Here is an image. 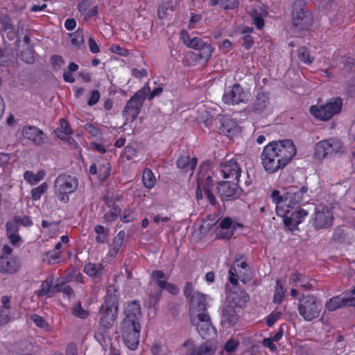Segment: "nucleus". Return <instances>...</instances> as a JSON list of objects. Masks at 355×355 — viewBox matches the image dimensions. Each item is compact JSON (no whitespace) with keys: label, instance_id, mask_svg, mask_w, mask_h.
I'll return each instance as SVG.
<instances>
[{"label":"nucleus","instance_id":"obj_1","mask_svg":"<svg viewBox=\"0 0 355 355\" xmlns=\"http://www.w3.org/2000/svg\"><path fill=\"white\" fill-rule=\"evenodd\" d=\"M296 148L291 139L273 141L268 144L261 155L264 170L270 174L284 168L296 155Z\"/></svg>","mask_w":355,"mask_h":355},{"label":"nucleus","instance_id":"obj_2","mask_svg":"<svg viewBox=\"0 0 355 355\" xmlns=\"http://www.w3.org/2000/svg\"><path fill=\"white\" fill-rule=\"evenodd\" d=\"M125 317L120 324L121 336L125 346L131 349H137L139 343L141 306L139 301L134 300L127 304L124 309Z\"/></svg>","mask_w":355,"mask_h":355},{"label":"nucleus","instance_id":"obj_3","mask_svg":"<svg viewBox=\"0 0 355 355\" xmlns=\"http://www.w3.org/2000/svg\"><path fill=\"white\" fill-rule=\"evenodd\" d=\"M119 297L114 286H110L98 311V331L102 335L108 333L115 323L119 312Z\"/></svg>","mask_w":355,"mask_h":355},{"label":"nucleus","instance_id":"obj_4","mask_svg":"<svg viewBox=\"0 0 355 355\" xmlns=\"http://www.w3.org/2000/svg\"><path fill=\"white\" fill-rule=\"evenodd\" d=\"M292 24L298 31H309L313 23V17L304 0H295L292 6Z\"/></svg>","mask_w":355,"mask_h":355},{"label":"nucleus","instance_id":"obj_5","mask_svg":"<svg viewBox=\"0 0 355 355\" xmlns=\"http://www.w3.org/2000/svg\"><path fill=\"white\" fill-rule=\"evenodd\" d=\"M322 308V301L313 295H302L298 302L299 314L307 322L318 318Z\"/></svg>","mask_w":355,"mask_h":355},{"label":"nucleus","instance_id":"obj_6","mask_svg":"<svg viewBox=\"0 0 355 355\" xmlns=\"http://www.w3.org/2000/svg\"><path fill=\"white\" fill-rule=\"evenodd\" d=\"M343 107V101L340 97L331 98L324 105L320 106L311 105L310 113L315 118L322 121H328L335 114L340 112Z\"/></svg>","mask_w":355,"mask_h":355},{"label":"nucleus","instance_id":"obj_7","mask_svg":"<svg viewBox=\"0 0 355 355\" xmlns=\"http://www.w3.org/2000/svg\"><path fill=\"white\" fill-rule=\"evenodd\" d=\"M149 91L148 85L144 86L128 100L122 112L126 121H133L137 119Z\"/></svg>","mask_w":355,"mask_h":355},{"label":"nucleus","instance_id":"obj_8","mask_svg":"<svg viewBox=\"0 0 355 355\" xmlns=\"http://www.w3.org/2000/svg\"><path fill=\"white\" fill-rule=\"evenodd\" d=\"M180 37L184 44L189 48L199 51L198 56L201 60L207 61L211 56V46L207 42L198 37H191L187 31H182Z\"/></svg>","mask_w":355,"mask_h":355},{"label":"nucleus","instance_id":"obj_9","mask_svg":"<svg viewBox=\"0 0 355 355\" xmlns=\"http://www.w3.org/2000/svg\"><path fill=\"white\" fill-rule=\"evenodd\" d=\"M308 187L304 185H291L285 188L284 200L287 207H294L306 200Z\"/></svg>","mask_w":355,"mask_h":355},{"label":"nucleus","instance_id":"obj_10","mask_svg":"<svg viewBox=\"0 0 355 355\" xmlns=\"http://www.w3.org/2000/svg\"><path fill=\"white\" fill-rule=\"evenodd\" d=\"M250 98L248 92L238 83L227 87L223 94V101L227 105H239L241 103H246Z\"/></svg>","mask_w":355,"mask_h":355},{"label":"nucleus","instance_id":"obj_11","mask_svg":"<svg viewBox=\"0 0 355 355\" xmlns=\"http://www.w3.org/2000/svg\"><path fill=\"white\" fill-rule=\"evenodd\" d=\"M190 320L192 324L196 326L197 331L202 338L209 340L216 335V329L211 324L208 313L196 317L195 321H193V318H190Z\"/></svg>","mask_w":355,"mask_h":355},{"label":"nucleus","instance_id":"obj_12","mask_svg":"<svg viewBox=\"0 0 355 355\" xmlns=\"http://www.w3.org/2000/svg\"><path fill=\"white\" fill-rule=\"evenodd\" d=\"M342 146L339 141L330 139L317 143L315 148V157L322 159L338 152Z\"/></svg>","mask_w":355,"mask_h":355},{"label":"nucleus","instance_id":"obj_13","mask_svg":"<svg viewBox=\"0 0 355 355\" xmlns=\"http://www.w3.org/2000/svg\"><path fill=\"white\" fill-rule=\"evenodd\" d=\"M313 220V226L317 230L329 227L333 223V213L327 206H318Z\"/></svg>","mask_w":355,"mask_h":355},{"label":"nucleus","instance_id":"obj_14","mask_svg":"<svg viewBox=\"0 0 355 355\" xmlns=\"http://www.w3.org/2000/svg\"><path fill=\"white\" fill-rule=\"evenodd\" d=\"M189 304L190 318H193V321H195L196 317L208 313L207 311V302L206 296L200 293L195 292L189 300Z\"/></svg>","mask_w":355,"mask_h":355},{"label":"nucleus","instance_id":"obj_15","mask_svg":"<svg viewBox=\"0 0 355 355\" xmlns=\"http://www.w3.org/2000/svg\"><path fill=\"white\" fill-rule=\"evenodd\" d=\"M78 187V180L76 177L65 174L60 175L55 180L54 190L63 191L72 193Z\"/></svg>","mask_w":355,"mask_h":355},{"label":"nucleus","instance_id":"obj_16","mask_svg":"<svg viewBox=\"0 0 355 355\" xmlns=\"http://www.w3.org/2000/svg\"><path fill=\"white\" fill-rule=\"evenodd\" d=\"M217 189L222 200H228L237 198L239 196L240 189L236 183L222 181L218 183Z\"/></svg>","mask_w":355,"mask_h":355},{"label":"nucleus","instance_id":"obj_17","mask_svg":"<svg viewBox=\"0 0 355 355\" xmlns=\"http://www.w3.org/2000/svg\"><path fill=\"white\" fill-rule=\"evenodd\" d=\"M220 173L224 178H233L239 181L241 168L239 163L234 159L226 160L220 164Z\"/></svg>","mask_w":355,"mask_h":355},{"label":"nucleus","instance_id":"obj_18","mask_svg":"<svg viewBox=\"0 0 355 355\" xmlns=\"http://www.w3.org/2000/svg\"><path fill=\"white\" fill-rule=\"evenodd\" d=\"M187 348V355H214L215 348L214 345L210 342H205L198 347H195L193 341L187 340L183 344Z\"/></svg>","mask_w":355,"mask_h":355},{"label":"nucleus","instance_id":"obj_19","mask_svg":"<svg viewBox=\"0 0 355 355\" xmlns=\"http://www.w3.org/2000/svg\"><path fill=\"white\" fill-rule=\"evenodd\" d=\"M347 306H355V297L337 295L330 298L325 304V307L329 311H334Z\"/></svg>","mask_w":355,"mask_h":355},{"label":"nucleus","instance_id":"obj_20","mask_svg":"<svg viewBox=\"0 0 355 355\" xmlns=\"http://www.w3.org/2000/svg\"><path fill=\"white\" fill-rule=\"evenodd\" d=\"M307 216V211L304 209H300L295 210L291 214L286 211L284 216V223L286 227L291 230L297 229L299 224L302 221V219Z\"/></svg>","mask_w":355,"mask_h":355},{"label":"nucleus","instance_id":"obj_21","mask_svg":"<svg viewBox=\"0 0 355 355\" xmlns=\"http://www.w3.org/2000/svg\"><path fill=\"white\" fill-rule=\"evenodd\" d=\"M22 135L25 139L31 141L36 146H41L44 143V133L35 126H25L22 130Z\"/></svg>","mask_w":355,"mask_h":355},{"label":"nucleus","instance_id":"obj_22","mask_svg":"<svg viewBox=\"0 0 355 355\" xmlns=\"http://www.w3.org/2000/svg\"><path fill=\"white\" fill-rule=\"evenodd\" d=\"M220 121V126L219 130L220 134L232 137L241 132L240 128L234 119L223 116Z\"/></svg>","mask_w":355,"mask_h":355},{"label":"nucleus","instance_id":"obj_23","mask_svg":"<svg viewBox=\"0 0 355 355\" xmlns=\"http://www.w3.org/2000/svg\"><path fill=\"white\" fill-rule=\"evenodd\" d=\"M212 171L209 169L207 164H202L197 177V184L202 187L203 190L211 189L213 187Z\"/></svg>","mask_w":355,"mask_h":355},{"label":"nucleus","instance_id":"obj_24","mask_svg":"<svg viewBox=\"0 0 355 355\" xmlns=\"http://www.w3.org/2000/svg\"><path fill=\"white\" fill-rule=\"evenodd\" d=\"M269 104L268 96L263 92H259L257 94L251 105L252 112L255 114H260L268 108Z\"/></svg>","mask_w":355,"mask_h":355},{"label":"nucleus","instance_id":"obj_25","mask_svg":"<svg viewBox=\"0 0 355 355\" xmlns=\"http://www.w3.org/2000/svg\"><path fill=\"white\" fill-rule=\"evenodd\" d=\"M197 164V158H190L187 152H184L178 158L176 162L177 167L183 171L184 173L193 171Z\"/></svg>","mask_w":355,"mask_h":355},{"label":"nucleus","instance_id":"obj_26","mask_svg":"<svg viewBox=\"0 0 355 355\" xmlns=\"http://www.w3.org/2000/svg\"><path fill=\"white\" fill-rule=\"evenodd\" d=\"M19 263L17 258L13 257H0V272L12 274L18 270Z\"/></svg>","mask_w":355,"mask_h":355},{"label":"nucleus","instance_id":"obj_27","mask_svg":"<svg viewBox=\"0 0 355 355\" xmlns=\"http://www.w3.org/2000/svg\"><path fill=\"white\" fill-rule=\"evenodd\" d=\"M227 300L233 303L234 306L243 307L250 300V296L245 291L239 289L231 291L227 295Z\"/></svg>","mask_w":355,"mask_h":355},{"label":"nucleus","instance_id":"obj_28","mask_svg":"<svg viewBox=\"0 0 355 355\" xmlns=\"http://www.w3.org/2000/svg\"><path fill=\"white\" fill-rule=\"evenodd\" d=\"M238 320L235 306L232 304L225 306L221 317V323L227 327L234 325Z\"/></svg>","mask_w":355,"mask_h":355},{"label":"nucleus","instance_id":"obj_29","mask_svg":"<svg viewBox=\"0 0 355 355\" xmlns=\"http://www.w3.org/2000/svg\"><path fill=\"white\" fill-rule=\"evenodd\" d=\"M219 227L221 230L218 231L217 236L220 239H228L233 236L236 231L235 225H232V220L230 217L223 218L219 224Z\"/></svg>","mask_w":355,"mask_h":355},{"label":"nucleus","instance_id":"obj_30","mask_svg":"<svg viewBox=\"0 0 355 355\" xmlns=\"http://www.w3.org/2000/svg\"><path fill=\"white\" fill-rule=\"evenodd\" d=\"M308 276L300 274L299 272H294L291 274L289 277V284L293 286H300L305 291L309 290L312 287V284Z\"/></svg>","mask_w":355,"mask_h":355},{"label":"nucleus","instance_id":"obj_31","mask_svg":"<svg viewBox=\"0 0 355 355\" xmlns=\"http://www.w3.org/2000/svg\"><path fill=\"white\" fill-rule=\"evenodd\" d=\"M125 233L121 230L114 237L112 243L109 245L108 256L115 257L123 245Z\"/></svg>","mask_w":355,"mask_h":355},{"label":"nucleus","instance_id":"obj_32","mask_svg":"<svg viewBox=\"0 0 355 355\" xmlns=\"http://www.w3.org/2000/svg\"><path fill=\"white\" fill-rule=\"evenodd\" d=\"M104 270V266L101 263H87L85 265L83 271L85 273H86L88 276L94 277V278H99L103 275Z\"/></svg>","mask_w":355,"mask_h":355},{"label":"nucleus","instance_id":"obj_33","mask_svg":"<svg viewBox=\"0 0 355 355\" xmlns=\"http://www.w3.org/2000/svg\"><path fill=\"white\" fill-rule=\"evenodd\" d=\"M0 24L1 29L6 32L8 31V36L10 40H12L16 37L15 26L10 17L7 15H1L0 17Z\"/></svg>","mask_w":355,"mask_h":355},{"label":"nucleus","instance_id":"obj_34","mask_svg":"<svg viewBox=\"0 0 355 355\" xmlns=\"http://www.w3.org/2000/svg\"><path fill=\"white\" fill-rule=\"evenodd\" d=\"M60 127L55 130V133L58 138L62 140L67 139V138L72 134V131L69 128V123L64 119H61L60 121Z\"/></svg>","mask_w":355,"mask_h":355},{"label":"nucleus","instance_id":"obj_35","mask_svg":"<svg viewBox=\"0 0 355 355\" xmlns=\"http://www.w3.org/2000/svg\"><path fill=\"white\" fill-rule=\"evenodd\" d=\"M94 232L97 234L96 241L98 243H105L107 242V236L109 235L108 229L105 228L103 225H96L94 227Z\"/></svg>","mask_w":355,"mask_h":355},{"label":"nucleus","instance_id":"obj_36","mask_svg":"<svg viewBox=\"0 0 355 355\" xmlns=\"http://www.w3.org/2000/svg\"><path fill=\"white\" fill-rule=\"evenodd\" d=\"M297 57L301 62L306 64H310L314 60V57L311 55L309 50L305 46H301L297 49Z\"/></svg>","mask_w":355,"mask_h":355},{"label":"nucleus","instance_id":"obj_37","mask_svg":"<svg viewBox=\"0 0 355 355\" xmlns=\"http://www.w3.org/2000/svg\"><path fill=\"white\" fill-rule=\"evenodd\" d=\"M44 175L45 173L44 171H40L36 174L31 171H26L24 173V178L31 184H35L42 180Z\"/></svg>","mask_w":355,"mask_h":355},{"label":"nucleus","instance_id":"obj_38","mask_svg":"<svg viewBox=\"0 0 355 355\" xmlns=\"http://www.w3.org/2000/svg\"><path fill=\"white\" fill-rule=\"evenodd\" d=\"M69 36L71 38V44L79 49L84 44L83 30L78 28L74 33H69Z\"/></svg>","mask_w":355,"mask_h":355},{"label":"nucleus","instance_id":"obj_39","mask_svg":"<svg viewBox=\"0 0 355 355\" xmlns=\"http://www.w3.org/2000/svg\"><path fill=\"white\" fill-rule=\"evenodd\" d=\"M142 181L144 186L147 188H152L154 187L156 179L152 172L149 168H145L143 172L142 175Z\"/></svg>","mask_w":355,"mask_h":355},{"label":"nucleus","instance_id":"obj_40","mask_svg":"<svg viewBox=\"0 0 355 355\" xmlns=\"http://www.w3.org/2000/svg\"><path fill=\"white\" fill-rule=\"evenodd\" d=\"M20 59L26 63H33L34 62L33 49L31 46H27L24 51H21L19 55Z\"/></svg>","mask_w":355,"mask_h":355},{"label":"nucleus","instance_id":"obj_41","mask_svg":"<svg viewBox=\"0 0 355 355\" xmlns=\"http://www.w3.org/2000/svg\"><path fill=\"white\" fill-rule=\"evenodd\" d=\"M121 208L118 205H114L111 209L104 215L105 220L112 222L115 220L121 214Z\"/></svg>","mask_w":355,"mask_h":355},{"label":"nucleus","instance_id":"obj_42","mask_svg":"<svg viewBox=\"0 0 355 355\" xmlns=\"http://www.w3.org/2000/svg\"><path fill=\"white\" fill-rule=\"evenodd\" d=\"M284 296V286L281 284L279 280H277L275 294H274V297H273V302L276 303V304L281 303Z\"/></svg>","mask_w":355,"mask_h":355},{"label":"nucleus","instance_id":"obj_43","mask_svg":"<svg viewBox=\"0 0 355 355\" xmlns=\"http://www.w3.org/2000/svg\"><path fill=\"white\" fill-rule=\"evenodd\" d=\"M48 184L46 182L42 183L40 186L33 188L31 190V198L33 200H38L40 199L42 195L47 190Z\"/></svg>","mask_w":355,"mask_h":355},{"label":"nucleus","instance_id":"obj_44","mask_svg":"<svg viewBox=\"0 0 355 355\" xmlns=\"http://www.w3.org/2000/svg\"><path fill=\"white\" fill-rule=\"evenodd\" d=\"M30 320L38 327L49 330V325L43 317L37 314H33L30 316Z\"/></svg>","mask_w":355,"mask_h":355},{"label":"nucleus","instance_id":"obj_45","mask_svg":"<svg viewBox=\"0 0 355 355\" xmlns=\"http://www.w3.org/2000/svg\"><path fill=\"white\" fill-rule=\"evenodd\" d=\"M72 313L73 315L80 319H86L89 315L88 311L81 306L80 302L72 308Z\"/></svg>","mask_w":355,"mask_h":355},{"label":"nucleus","instance_id":"obj_46","mask_svg":"<svg viewBox=\"0 0 355 355\" xmlns=\"http://www.w3.org/2000/svg\"><path fill=\"white\" fill-rule=\"evenodd\" d=\"M51 282H49L48 280H45L42 282L40 288L37 291V295L38 296H44V295H49L52 296L51 293Z\"/></svg>","mask_w":355,"mask_h":355},{"label":"nucleus","instance_id":"obj_47","mask_svg":"<svg viewBox=\"0 0 355 355\" xmlns=\"http://www.w3.org/2000/svg\"><path fill=\"white\" fill-rule=\"evenodd\" d=\"M98 173H99V178L104 181L107 177L110 175V165L108 162H106L103 164L98 165Z\"/></svg>","mask_w":355,"mask_h":355},{"label":"nucleus","instance_id":"obj_48","mask_svg":"<svg viewBox=\"0 0 355 355\" xmlns=\"http://www.w3.org/2000/svg\"><path fill=\"white\" fill-rule=\"evenodd\" d=\"M167 283L168 282L166 281L163 280V279L157 281V285L159 287V290L156 295L151 297L150 302V304H153V305H155V304L159 300L160 297H161L162 290L165 288Z\"/></svg>","mask_w":355,"mask_h":355},{"label":"nucleus","instance_id":"obj_49","mask_svg":"<svg viewBox=\"0 0 355 355\" xmlns=\"http://www.w3.org/2000/svg\"><path fill=\"white\" fill-rule=\"evenodd\" d=\"M49 264L58 263L60 259V252L55 250L48 251L45 253Z\"/></svg>","mask_w":355,"mask_h":355},{"label":"nucleus","instance_id":"obj_50","mask_svg":"<svg viewBox=\"0 0 355 355\" xmlns=\"http://www.w3.org/2000/svg\"><path fill=\"white\" fill-rule=\"evenodd\" d=\"M6 234L7 235L18 234L19 225L15 220L14 218H13V220L8 221V222L6 223Z\"/></svg>","mask_w":355,"mask_h":355},{"label":"nucleus","instance_id":"obj_51","mask_svg":"<svg viewBox=\"0 0 355 355\" xmlns=\"http://www.w3.org/2000/svg\"><path fill=\"white\" fill-rule=\"evenodd\" d=\"M250 268H248L246 270H242L241 272H237V277L239 279L243 284H247L249 282L252 278L250 275Z\"/></svg>","mask_w":355,"mask_h":355},{"label":"nucleus","instance_id":"obj_52","mask_svg":"<svg viewBox=\"0 0 355 355\" xmlns=\"http://www.w3.org/2000/svg\"><path fill=\"white\" fill-rule=\"evenodd\" d=\"M250 268H248L246 270H242L241 272H237V277L239 279L243 284H247L249 282L252 278L250 275Z\"/></svg>","mask_w":355,"mask_h":355},{"label":"nucleus","instance_id":"obj_53","mask_svg":"<svg viewBox=\"0 0 355 355\" xmlns=\"http://www.w3.org/2000/svg\"><path fill=\"white\" fill-rule=\"evenodd\" d=\"M241 258V256L237 255L235 260L234 266H233L234 270L236 273L238 272H241L242 270H246L250 267L248 266L245 261H241L239 263V260Z\"/></svg>","mask_w":355,"mask_h":355},{"label":"nucleus","instance_id":"obj_54","mask_svg":"<svg viewBox=\"0 0 355 355\" xmlns=\"http://www.w3.org/2000/svg\"><path fill=\"white\" fill-rule=\"evenodd\" d=\"M282 315L280 311H272L266 318V322L268 327H272Z\"/></svg>","mask_w":355,"mask_h":355},{"label":"nucleus","instance_id":"obj_55","mask_svg":"<svg viewBox=\"0 0 355 355\" xmlns=\"http://www.w3.org/2000/svg\"><path fill=\"white\" fill-rule=\"evenodd\" d=\"M15 220L18 223V225H21L24 227H31L33 225V222L29 216H24L23 217H20L19 216H14Z\"/></svg>","mask_w":355,"mask_h":355},{"label":"nucleus","instance_id":"obj_56","mask_svg":"<svg viewBox=\"0 0 355 355\" xmlns=\"http://www.w3.org/2000/svg\"><path fill=\"white\" fill-rule=\"evenodd\" d=\"M239 6V0H221L220 6L225 10H232Z\"/></svg>","mask_w":355,"mask_h":355},{"label":"nucleus","instance_id":"obj_57","mask_svg":"<svg viewBox=\"0 0 355 355\" xmlns=\"http://www.w3.org/2000/svg\"><path fill=\"white\" fill-rule=\"evenodd\" d=\"M151 352L153 355H166L168 350L159 344L154 343L151 348Z\"/></svg>","mask_w":355,"mask_h":355},{"label":"nucleus","instance_id":"obj_58","mask_svg":"<svg viewBox=\"0 0 355 355\" xmlns=\"http://www.w3.org/2000/svg\"><path fill=\"white\" fill-rule=\"evenodd\" d=\"M270 197L273 202L277 205V207H278L279 205L285 202L284 194L283 196L280 195V192L278 190L272 191Z\"/></svg>","mask_w":355,"mask_h":355},{"label":"nucleus","instance_id":"obj_59","mask_svg":"<svg viewBox=\"0 0 355 355\" xmlns=\"http://www.w3.org/2000/svg\"><path fill=\"white\" fill-rule=\"evenodd\" d=\"M100 96L101 94L98 90L92 91L90 98L87 101V105L89 106H93L96 105L100 99Z\"/></svg>","mask_w":355,"mask_h":355},{"label":"nucleus","instance_id":"obj_60","mask_svg":"<svg viewBox=\"0 0 355 355\" xmlns=\"http://www.w3.org/2000/svg\"><path fill=\"white\" fill-rule=\"evenodd\" d=\"M242 46L245 47L246 50H249L254 44V40L251 35H245L242 37Z\"/></svg>","mask_w":355,"mask_h":355},{"label":"nucleus","instance_id":"obj_61","mask_svg":"<svg viewBox=\"0 0 355 355\" xmlns=\"http://www.w3.org/2000/svg\"><path fill=\"white\" fill-rule=\"evenodd\" d=\"M193 285L191 282H187L184 288V294L187 300H190L195 293Z\"/></svg>","mask_w":355,"mask_h":355},{"label":"nucleus","instance_id":"obj_62","mask_svg":"<svg viewBox=\"0 0 355 355\" xmlns=\"http://www.w3.org/2000/svg\"><path fill=\"white\" fill-rule=\"evenodd\" d=\"M55 194L58 199L62 202L67 203L69 200L68 195L70 194V193H65L63 191L55 190Z\"/></svg>","mask_w":355,"mask_h":355},{"label":"nucleus","instance_id":"obj_63","mask_svg":"<svg viewBox=\"0 0 355 355\" xmlns=\"http://www.w3.org/2000/svg\"><path fill=\"white\" fill-rule=\"evenodd\" d=\"M238 345H239V342H237L233 339H230L225 343L224 348L227 352H234V350H236Z\"/></svg>","mask_w":355,"mask_h":355},{"label":"nucleus","instance_id":"obj_64","mask_svg":"<svg viewBox=\"0 0 355 355\" xmlns=\"http://www.w3.org/2000/svg\"><path fill=\"white\" fill-rule=\"evenodd\" d=\"M84 128L93 137H96L99 134L98 129L92 123H86L84 125Z\"/></svg>","mask_w":355,"mask_h":355}]
</instances>
